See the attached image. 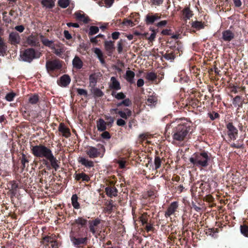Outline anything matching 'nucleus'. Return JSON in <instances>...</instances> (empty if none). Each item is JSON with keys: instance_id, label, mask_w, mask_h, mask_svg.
I'll return each mask as SVG.
<instances>
[{"instance_id": "obj_1", "label": "nucleus", "mask_w": 248, "mask_h": 248, "mask_svg": "<svg viewBox=\"0 0 248 248\" xmlns=\"http://www.w3.org/2000/svg\"><path fill=\"white\" fill-rule=\"evenodd\" d=\"M31 150L32 154L38 157H45L51 163V165L55 170L59 168V165L58 160L54 156L51 150L42 145H39L32 146Z\"/></svg>"}, {"instance_id": "obj_2", "label": "nucleus", "mask_w": 248, "mask_h": 248, "mask_svg": "<svg viewBox=\"0 0 248 248\" xmlns=\"http://www.w3.org/2000/svg\"><path fill=\"white\" fill-rule=\"evenodd\" d=\"M210 158L205 152L194 154L189 159V161L197 167H205L208 166V162Z\"/></svg>"}, {"instance_id": "obj_3", "label": "nucleus", "mask_w": 248, "mask_h": 248, "mask_svg": "<svg viewBox=\"0 0 248 248\" xmlns=\"http://www.w3.org/2000/svg\"><path fill=\"white\" fill-rule=\"evenodd\" d=\"M188 132L187 127L184 124H179L174 128L172 132V137L177 141L183 140Z\"/></svg>"}, {"instance_id": "obj_4", "label": "nucleus", "mask_w": 248, "mask_h": 248, "mask_svg": "<svg viewBox=\"0 0 248 248\" xmlns=\"http://www.w3.org/2000/svg\"><path fill=\"white\" fill-rule=\"evenodd\" d=\"M41 53L39 51H35L32 48H28L20 54V58L24 62H30L33 59L40 57Z\"/></svg>"}, {"instance_id": "obj_5", "label": "nucleus", "mask_w": 248, "mask_h": 248, "mask_svg": "<svg viewBox=\"0 0 248 248\" xmlns=\"http://www.w3.org/2000/svg\"><path fill=\"white\" fill-rule=\"evenodd\" d=\"M97 146L98 148L101 147L104 150V146L103 145H98ZM86 153L89 157L91 158H96L100 155L99 148H97L93 146L88 147L86 151Z\"/></svg>"}, {"instance_id": "obj_6", "label": "nucleus", "mask_w": 248, "mask_h": 248, "mask_svg": "<svg viewBox=\"0 0 248 248\" xmlns=\"http://www.w3.org/2000/svg\"><path fill=\"white\" fill-rule=\"evenodd\" d=\"M227 128L228 130V134L229 137L231 139L235 140L238 134L237 129L230 123L227 124Z\"/></svg>"}, {"instance_id": "obj_7", "label": "nucleus", "mask_w": 248, "mask_h": 248, "mask_svg": "<svg viewBox=\"0 0 248 248\" xmlns=\"http://www.w3.org/2000/svg\"><path fill=\"white\" fill-rule=\"evenodd\" d=\"M46 67L47 69L54 70L60 69L61 65L59 61L54 60L47 62L46 63Z\"/></svg>"}, {"instance_id": "obj_8", "label": "nucleus", "mask_w": 248, "mask_h": 248, "mask_svg": "<svg viewBox=\"0 0 248 248\" xmlns=\"http://www.w3.org/2000/svg\"><path fill=\"white\" fill-rule=\"evenodd\" d=\"M222 35V38L225 42H230L234 37V33L229 30L223 31Z\"/></svg>"}, {"instance_id": "obj_9", "label": "nucleus", "mask_w": 248, "mask_h": 248, "mask_svg": "<svg viewBox=\"0 0 248 248\" xmlns=\"http://www.w3.org/2000/svg\"><path fill=\"white\" fill-rule=\"evenodd\" d=\"M9 40L12 45H15L19 43L20 37L19 34L16 32H11L9 36Z\"/></svg>"}, {"instance_id": "obj_10", "label": "nucleus", "mask_w": 248, "mask_h": 248, "mask_svg": "<svg viewBox=\"0 0 248 248\" xmlns=\"http://www.w3.org/2000/svg\"><path fill=\"white\" fill-rule=\"evenodd\" d=\"M100 223V220L98 218H96L93 220L89 221V229L91 232H92L93 235H95L96 231V227Z\"/></svg>"}, {"instance_id": "obj_11", "label": "nucleus", "mask_w": 248, "mask_h": 248, "mask_svg": "<svg viewBox=\"0 0 248 248\" xmlns=\"http://www.w3.org/2000/svg\"><path fill=\"white\" fill-rule=\"evenodd\" d=\"M70 240L74 246L78 247L79 245L86 243L87 238V237L78 238L74 236H71Z\"/></svg>"}, {"instance_id": "obj_12", "label": "nucleus", "mask_w": 248, "mask_h": 248, "mask_svg": "<svg viewBox=\"0 0 248 248\" xmlns=\"http://www.w3.org/2000/svg\"><path fill=\"white\" fill-rule=\"evenodd\" d=\"M71 81L70 78L67 75H64L61 77L58 81V84L61 87H65L69 84Z\"/></svg>"}, {"instance_id": "obj_13", "label": "nucleus", "mask_w": 248, "mask_h": 248, "mask_svg": "<svg viewBox=\"0 0 248 248\" xmlns=\"http://www.w3.org/2000/svg\"><path fill=\"white\" fill-rule=\"evenodd\" d=\"M109 88L115 90L121 89V85L119 81L114 77H111L110 78Z\"/></svg>"}, {"instance_id": "obj_14", "label": "nucleus", "mask_w": 248, "mask_h": 248, "mask_svg": "<svg viewBox=\"0 0 248 248\" xmlns=\"http://www.w3.org/2000/svg\"><path fill=\"white\" fill-rule=\"evenodd\" d=\"M59 131L62 134V136L68 138L70 135L69 129L67 128L63 124H60L59 126Z\"/></svg>"}, {"instance_id": "obj_15", "label": "nucleus", "mask_w": 248, "mask_h": 248, "mask_svg": "<svg viewBox=\"0 0 248 248\" xmlns=\"http://www.w3.org/2000/svg\"><path fill=\"white\" fill-rule=\"evenodd\" d=\"M78 161L80 164L86 167L91 168L94 165L93 162L92 161L89 160L83 157H79Z\"/></svg>"}, {"instance_id": "obj_16", "label": "nucleus", "mask_w": 248, "mask_h": 248, "mask_svg": "<svg viewBox=\"0 0 248 248\" xmlns=\"http://www.w3.org/2000/svg\"><path fill=\"white\" fill-rule=\"evenodd\" d=\"M177 203L176 202H173L168 208L167 212L165 213L166 217H169L174 213L176 208H177Z\"/></svg>"}, {"instance_id": "obj_17", "label": "nucleus", "mask_w": 248, "mask_h": 248, "mask_svg": "<svg viewBox=\"0 0 248 248\" xmlns=\"http://www.w3.org/2000/svg\"><path fill=\"white\" fill-rule=\"evenodd\" d=\"M120 116L124 119H127L132 114L131 111L128 108H125L124 111L119 110L117 112Z\"/></svg>"}, {"instance_id": "obj_18", "label": "nucleus", "mask_w": 248, "mask_h": 248, "mask_svg": "<svg viewBox=\"0 0 248 248\" xmlns=\"http://www.w3.org/2000/svg\"><path fill=\"white\" fill-rule=\"evenodd\" d=\"M157 14L147 15L146 16V22L147 24H153L155 20L160 19Z\"/></svg>"}, {"instance_id": "obj_19", "label": "nucleus", "mask_w": 248, "mask_h": 248, "mask_svg": "<svg viewBox=\"0 0 248 248\" xmlns=\"http://www.w3.org/2000/svg\"><path fill=\"white\" fill-rule=\"evenodd\" d=\"M107 195L110 197H115L117 195V190L115 187H108L105 188Z\"/></svg>"}, {"instance_id": "obj_20", "label": "nucleus", "mask_w": 248, "mask_h": 248, "mask_svg": "<svg viewBox=\"0 0 248 248\" xmlns=\"http://www.w3.org/2000/svg\"><path fill=\"white\" fill-rule=\"evenodd\" d=\"M41 41L44 45L48 46L52 49L54 48V41L52 40H49L48 39L45 38L42 35L41 36Z\"/></svg>"}, {"instance_id": "obj_21", "label": "nucleus", "mask_w": 248, "mask_h": 248, "mask_svg": "<svg viewBox=\"0 0 248 248\" xmlns=\"http://www.w3.org/2000/svg\"><path fill=\"white\" fill-rule=\"evenodd\" d=\"M135 73L131 70H127L126 72L125 79L130 84L134 83V78L135 77Z\"/></svg>"}, {"instance_id": "obj_22", "label": "nucleus", "mask_w": 248, "mask_h": 248, "mask_svg": "<svg viewBox=\"0 0 248 248\" xmlns=\"http://www.w3.org/2000/svg\"><path fill=\"white\" fill-rule=\"evenodd\" d=\"M7 50V46L4 39L0 36V56H3Z\"/></svg>"}, {"instance_id": "obj_23", "label": "nucleus", "mask_w": 248, "mask_h": 248, "mask_svg": "<svg viewBox=\"0 0 248 248\" xmlns=\"http://www.w3.org/2000/svg\"><path fill=\"white\" fill-rule=\"evenodd\" d=\"M193 15L192 12L188 7L185 8L183 10V16L185 20L189 19Z\"/></svg>"}, {"instance_id": "obj_24", "label": "nucleus", "mask_w": 248, "mask_h": 248, "mask_svg": "<svg viewBox=\"0 0 248 248\" xmlns=\"http://www.w3.org/2000/svg\"><path fill=\"white\" fill-rule=\"evenodd\" d=\"M72 63L74 67L76 69H80L83 65L82 62L78 57H75L73 60Z\"/></svg>"}, {"instance_id": "obj_25", "label": "nucleus", "mask_w": 248, "mask_h": 248, "mask_svg": "<svg viewBox=\"0 0 248 248\" xmlns=\"http://www.w3.org/2000/svg\"><path fill=\"white\" fill-rule=\"evenodd\" d=\"M75 179L77 180L81 179L82 181L88 182L90 180L89 176L84 173H79L76 174Z\"/></svg>"}, {"instance_id": "obj_26", "label": "nucleus", "mask_w": 248, "mask_h": 248, "mask_svg": "<svg viewBox=\"0 0 248 248\" xmlns=\"http://www.w3.org/2000/svg\"><path fill=\"white\" fill-rule=\"evenodd\" d=\"M97 129L99 131H103L106 129V123L101 119H100L97 124Z\"/></svg>"}, {"instance_id": "obj_27", "label": "nucleus", "mask_w": 248, "mask_h": 248, "mask_svg": "<svg viewBox=\"0 0 248 248\" xmlns=\"http://www.w3.org/2000/svg\"><path fill=\"white\" fill-rule=\"evenodd\" d=\"M27 43L29 45L32 46H37L39 43L37 39L34 36L32 35L30 36L27 38Z\"/></svg>"}, {"instance_id": "obj_28", "label": "nucleus", "mask_w": 248, "mask_h": 248, "mask_svg": "<svg viewBox=\"0 0 248 248\" xmlns=\"http://www.w3.org/2000/svg\"><path fill=\"white\" fill-rule=\"evenodd\" d=\"M78 197L76 194L73 195L71 198L72 204L75 209L79 208V204L78 202Z\"/></svg>"}, {"instance_id": "obj_29", "label": "nucleus", "mask_w": 248, "mask_h": 248, "mask_svg": "<svg viewBox=\"0 0 248 248\" xmlns=\"http://www.w3.org/2000/svg\"><path fill=\"white\" fill-rule=\"evenodd\" d=\"M75 222L81 227H83L87 224V220L82 217H78L75 220Z\"/></svg>"}, {"instance_id": "obj_30", "label": "nucleus", "mask_w": 248, "mask_h": 248, "mask_svg": "<svg viewBox=\"0 0 248 248\" xmlns=\"http://www.w3.org/2000/svg\"><path fill=\"white\" fill-rule=\"evenodd\" d=\"M156 101L157 99L155 97L151 96L147 99L146 104L148 106H154L155 105Z\"/></svg>"}, {"instance_id": "obj_31", "label": "nucleus", "mask_w": 248, "mask_h": 248, "mask_svg": "<svg viewBox=\"0 0 248 248\" xmlns=\"http://www.w3.org/2000/svg\"><path fill=\"white\" fill-rule=\"evenodd\" d=\"M105 47L107 51L110 52L114 48V45L112 41H105Z\"/></svg>"}, {"instance_id": "obj_32", "label": "nucleus", "mask_w": 248, "mask_h": 248, "mask_svg": "<svg viewBox=\"0 0 248 248\" xmlns=\"http://www.w3.org/2000/svg\"><path fill=\"white\" fill-rule=\"evenodd\" d=\"M97 76L95 74L90 75L89 78L90 86H94L97 82Z\"/></svg>"}, {"instance_id": "obj_33", "label": "nucleus", "mask_w": 248, "mask_h": 248, "mask_svg": "<svg viewBox=\"0 0 248 248\" xmlns=\"http://www.w3.org/2000/svg\"><path fill=\"white\" fill-rule=\"evenodd\" d=\"M42 3L47 8H51L54 6L53 0H42Z\"/></svg>"}, {"instance_id": "obj_34", "label": "nucleus", "mask_w": 248, "mask_h": 248, "mask_svg": "<svg viewBox=\"0 0 248 248\" xmlns=\"http://www.w3.org/2000/svg\"><path fill=\"white\" fill-rule=\"evenodd\" d=\"M163 57L168 61H173L175 58V54L173 53H165L163 55Z\"/></svg>"}, {"instance_id": "obj_35", "label": "nucleus", "mask_w": 248, "mask_h": 248, "mask_svg": "<svg viewBox=\"0 0 248 248\" xmlns=\"http://www.w3.org/2000/svg\"><path fill=\"white\" fill-rule=\"evenodd\" d=\"M161 165V160L160 158L157 156L155 157L154 160V167L153 168V169L157 170L158 169Z\"/></svg>"}, {"instance_id": "obj_36", "label": "nucleus", "mask_w": 248, "mask_h": 248, "mask_svg": "<svg viewBox=\"0 0 248 248\" xmlns=\"http://www.w3.org/2000/svg\"><path fill=\"white\" fill-rule=\"evenodd\" d=\"M59 6L62 8H65L67 7L69 4V0H59L58 2Z\"/></svg>"}, {"instance_id": "obj_37", "label": "nucleus", "mask_w": 248, "mask_h": 248, "mask_svg": "<svg viewBox=\"0 0 248 248\" xmlns=\"http://www.w3.org/2000/svg\"><path fill=\"white\" fill-rule=\"evenodd\" d=\"M112 95L118 100L123 99L125 97V95L122 92L117 93L115 92H113Z\"/></svg>"}, {"instance_id": "obj_38", "label": "nucleus", "mask_w": 248, "mask_h": 248, "mask_svg": "<svg viewBox=\"0 0 248 248\" xmlns=\"http://www.w3.org/2000/svg\"><path fill=\"white\" fill-rule=\"evenodd\" d=\"M99 31V28L96 26H91L89 29V34L92 35L97 33Z\"/></svg>"}, {"instance_id": "obj_39", "label": "nucleus", "mask_w": 248, "mask_h": 248, "mask_svg": "<svg viewBox=\"0 0 248 248\" xmlns=\"http://www.w3.org/2000/svg\"><path fill=\"white\" fill-rule=\"evenodd\" d=\"M76 17L77 19L83 21L84 22H87V19L85 17L83 14H82L81 13L79 12H77L75 13Z\"/></svg>"}, {"instance_id": "obj_40", "label": "nucleus", "mask_w": 248, "mask_h": 248, "mask_svg": "<svg viewBox=\"0 0 248 248\" xmlns=\"http://www.w3.org/2000/svg\"><path fill=\"white\" fill-rule=\"evenodd\" d=\"M92 93L94 95L98 97H101L103 96V92L98 88H94L92 90Z\"/></svg>"}, {"instance_id": "obj_41", "label": "nucleus", "mask_w": 248, "mask_h": 248, "mask_svg": "<svg viewBox=\"0 0 248 248\" xmlns=\"http://www.w3.org/2000/svg\"><path fill=\"white\" fill-rule=\"evenodd\" d=\"M241 232L244 235L248 237V227L246 225L241 226Z\"/></svg>"}, {"instance_id": "obj_42", "label": "nucleus", "mask_w": 248, "mask_h": 248, "mask_svg": "<svg viewBox=\"0 0 248 248\" xmlns=\"http://www.w3.org/2000/svg\"><path fill=\"white\" fill-rule=\"evenodd\" d=\"M191 25L193 28L198 29H202L203 27V24H202V23L201 22H200V21L194 22L192 23Z\"/></svg>"}, {"instance_id": "obj_43", "label": "nucleus", "mask_w": 248, "mask_h": 248, "mask_svg": "<svg viewBox=\"0 0 248 248\" xmlns=\"http://www.w3.org/2000/svg\"><path fill=\"white\" fill-rule=\"evenodd\" d=\"M146 78L147 79L149 80L152 81L156 78V76L154 73L150 72L147 74Z\"/></svg>"}, {"instance_id": "obj_44", "label": "nucleus", "mask_w": 248, "mask_h": 248, "mask_svg": "<svg viewBox=\"0 0 248 248\" xmlns=\"http://www.w3.org/2000/svg\"><path fill=\"white\" fill-rule=\"evenodd\" d=\"M38 101V97L37 95H33L30 97L29 102L32 104H35L37 103Z\"/></svg>"}, {"instance_id": "obj_45", "label": "nucleus", "mask_w": 248, "mask_h": 248, "mask_svg": "<svg viewBox=\"0 0 248 248\" xmlns=\"http://www.w3.org/2000/svg\"><path fill=\"white\" fill-rule=\"evenodd\" d=\"M122 24L127 27H133L134 26L133 22L132 20L127 19H124Z\"/></svg>"}, {"instance_id": "obj_46", "label": "nucleus", "mask_w": 248, "mask_h": 248, "mask_svg": "<svg viewBox=\"0 0 248 248\" xmlns=\"http://www.w3.org/2000/svg\"><path fill=\"white\" fill-rule=\"evenodd\" d=\"M15 95H16V94L15 93H10L7 94V95L5 96V99L8 101H13Z\"/></svg>"}, {"instance_id": "obj_47", "label": "nucleus", "mask_w": 248, "mask_h": 248, "mask_svg": "<svg viewBox=\"0 0 248 248\" xmlns=\"http://www.w3.org/2000/svg\"><path fill=\"white\" fill-rule=\"evenodd\" d=\"M241 103V98L239 96H236L233 99V104L235 106H239Z\"/></svg>"}, {"instance_id": "obj_48", "label": "nucleus", "mask_w": 248, "mask_h": 248, "mask_svg": "<svg viewBox=\"0 0 248 248\" xmlns=\"http://www.w3.org/2000/svg\"><path fill=\"white\" fill-rule=\"evenodd\" d=\"M21 163L23 165V168L25 167V164L28 162V160L27 159L25 155L22 154L21 157Z\"/></svg>"}, {"instance_id": "obj_49", "label": "nucleus", "mask_w": 248, "mask_h": 248, "mask_svg": "<svg viewBox=\"0 0 248 248\" xmlns=\"http://www.w3.org/2000/svg\"><path fill=\"white\" fill-rule=\"evenodd\" d=\"M94 53L97 55V57H103L101 50L98 48H95L94 50Z\"/></svg>"}, {"instance_id": "obj_50", "label": "nucleus", "mask_w": 248, "mask_h": 248, "mask_svg": "<svg viewBox=\"0 0 248 248\" xmlns=\"http://www.w3.org/2000/svg\"><path fill=\"white\" fill-rule=\"evenodd\" d=\"M77 92H78V93L79 94V95H85L86 96H87V92L84 90V89H77Z\"/></svg>"}, {"instance_id": "obj_51", "label": "nucleus", "mask_w": 248, "mask_h": 248, "mask_svg": "<svg viewBox=\"0 0 248 248\" xmlns=\"http://www.w3.org/2000/svg\"><path fill=\"white\" fill-rule=\"evenodd\" d=\"M117 163H118V164L119 165V167L121 169H123L125 167V164L126 161L122 159V160H118L117 161Z\"/></svg>"}, {"instance_id": "obj_52", "label": "nucleus", "mask_w": 248, "mask_h": 248, "mask_svg": "<svg viewBox=\"0 0 248 248\" xmlns=\"http://www.w3.org/2000/svg\"><path fill=\"white\" fill-rule=\"evenodd\" d=\"M116 124L118 126H124L125 124L126 123L123 119H119L117 120Z\"/></svg>"}, {"instance_id": "obj_53", "label": "nucleus", "mask_w": 248, "mask_h": 248, "mask_svg": "<svg viewBox=\"0 0 248 248\" xmlns=\"http://www.w3.org/2000/svg\"><path fill=\"white\" fill-rule=\"evenodd\" d=\"M101 136L104 139H109L110 138V136L108 132L105 131L103 132Z\"/></svg>"}, {"instance_id": "obj_54", "label": "nucleus", "mask_w": 248, "mask_h": 248, "mask_svg": "<svg viewBox=\"0 0 248 248\" xmlns=\"http://www.w3.org/2000/svg\"><path fill=\"white\" fill-rule=\"evenodd\" d=\"M64 36L66 39L69 40L72 38L71 35L69 33V31H64L63 32Z\"/></svg>"}, {"instance_id": "obj_55", "label": "nucleus", "mask_w": 248, "mask_h": 248, "mask_svg": "<svg viewBox=\"0 0 248 248\" xmlns=\"http://www.w3.org/2000/svg\"><path fill=\"white\" fill-rule=\"evenodd\" d=\"M122 103H123V104L125 106L128 107L130 106L131 102L130 100L128 98H127L124 100L122 102Z\"/></svg>"}, {"instance_id": "obj_56", "label": "nucleus", "mask_w": 248, "mask_h": 248, "mask_svg": "<svg viewBox=\"0 0 248 248\" xmlns=\"http://www.w3.org/2000/svg\"><path fill=\"white\" fill-rule=\"evenodd\" d=\"M155 36L156 33L154 31H153V32L151 34L150 36L148 37V40L152 42L154 40Z\"/></svg>"}, {"instance_id": "obj_57", "label": "nucleus", "mask_w": 248, "mask_h": 248, "mask_svg": "<svg viewBox=\"0 0 248 248\" xmlns=\"http://www.w3.org/2000/svg\"><path fill=\"white\" fill-rule=\"evenodd\" d=\"M163 0H151V2L153 4L159 5L162 3Z\"/></svg>"}, {"instance_id": "obj_58", "label": "nucleus", "mask_w": 248, "mask_h": 248, "mask_svg": "<svg viewBox=\"0 0 248 248\" xmlns=\"http://www.w3.org/2000/svg\"><path fill=\"white\" fill-rule=\"evenodd\" d=\"M15 29L20 32H22L24 30V27L22 26V25H19V26H16V27H15Z\"/></svg>"}, {"instance_id": "obj_59", "label": "nucleus", "mask_w": 248, "mask_h": 248, "mask_svg": "<svg viewBox=\"0 0 248 248\" xmlns=\"http://www.w3.org/2000/svg\"><path fill=\"white\" fill-rule=\"evenodd\" d=\"M105 4L108 7H110L114 2V0H105Z\"/></svg>"}, {"instance_id": "obj_60", "label": "nucleus", "mask_w": 248, "mask_h": 248, "mask_svg": "<svg viewBox=\"0 0 248 248\" xmlns=\"http://www.w3.org/2000/svg\"><path fill=\"white\" fill-rule=\"evenodd\" d=\"M144 80L141 78H140L138 80L137 84L138 87H140L144 85Z\"/></svg>"}, {"instance_id": "obj_61", "label": "nucleus", "mask_w": 248, "mask_h": 248, "mask_svg": "<svg viewBox=\"0 0 248 248\" xmlns=\"http://www.w3.org/2000/svg\"><path fill=\"white\" fill-rule=\"evenodd\" d=\"M120 33L119 32H114L112 33V37L113 39H117L119 38Z\"/></svg>"}, {"instance_id": "obj_62", "label": "nucleus", "mask_w": 248, "mask_h": 248, "mask_svg": "<svg viewBox=\"0 0 248 248\" xmlns=\"http://www.w3.org/2000/svg\"><path fill=\"white\" fill-rule=\"evenodd\" d=\"M234 5L236 7H240L242 5L241 0H233Z\"/></svg>"}, {"instance_id": "obj_63", "label": "nucleus", "mask_w": 248, "mask_h": 248, "mask_svg": "<svg viewBox=\"0 0 248 248\" xmlns=\"http://www.w3.org/2000/svg\"><path fill=\"white\" fill-rule=\"evenodd\" d=\"M167 22L166 20L161 21L157 24V26H158V27L165 26L167 24Z\"/></svg>"}, {"instance_id": "obj_64", "label": "nucleus", "mask_w": 248, "mask_h": 248, "mask_svg": "<svg viewBox=\"0 0 248 248\" xmlns=\"http://www.w3.org/2000/svg\"><path fill=\"white\" fill-rule=\"evenodd\" d=\"M67 25L68 27H73L75 28H78L79 27V25L78 23H68L67 24Z\"/></svg>"}]
</instances>
